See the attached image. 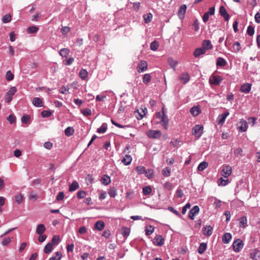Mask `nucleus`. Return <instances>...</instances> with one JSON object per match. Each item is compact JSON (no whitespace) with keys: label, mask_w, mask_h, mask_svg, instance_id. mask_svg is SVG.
I'll return each mask as SVG.
<instances>
[{"label":"nucleus","mask_w":260,"mask_h":260,"mask_svg":"<svg viewBox=\"0 0 260 260\" xmlns=\"http://www.w3.org/2000/svg\"><path fill=\"white\" fill-rule=\"evenodd\" d=\"M17 91L16 87H11L10 89L6 93L5 95V100L7 103H10L12 100L13 96Z\"/></svg>","instance_id":"nucleus-1"},{"label":"nucleus","mask_w":260,"mask_h":260,"mask_svg":"<svg viewBox=\"0 0 260 260\" xmlns=\"http://www.w3.org/2000/svg\"><path fill=\"white\" fill-rule=\"evenodd\" d=\"M147 136L151 139H157L161 136V132L159 130H149L146 132Z\"/></svg>","instance_id":"nucleus-2"},{"label":"nucleus","mask_w":260,"mask_h":260,"mask_svg":"<svg viewBox=\"0 0 260 260\" xmlns=\"http://www.w3.org/2000/svg\"><path fill=\"white\" fill-rule=\"evenodd\" d=\"M222 79V78L220 76L212 75L209 78V83L214 85H218Z\"/></svg>","instance_id":"nucleus-3"},{"label":"nucleus","mask_w":260,"mask_h":260,"mask_svg":"<svg viewBox=\"0 0 260 260\" xmlns=\"http://www.w3.org/2000/svg\"><path fill=\"white\" fill-rule=\"evenodd\" d=\"M232 167L229 165L224 166L221 170V175L225 178L229 177L232 173Z\"/></svg>","instance_id":"nucleus-4"},{"label":"nucleus","mask_w":260,"mask_h":260,"mask_svg":"<svg viewBox=\"0 0 260 260\" xmlns=\"http://www.w3.org/2000/svg\"><path fill=\"white\" fill-rule=\"evenodd\" d=\"M203 132V127L200 125H195L192 129V134L197 138H200Z\"/></svg>","instance_id":"nucleus-5"},{"label":"nucleus","mask_w":260,"mask_h":260,"mask_svg":"<svg viewBox=\"0 0 260 260\" xmlns=\"http://www.w3.org/2000/svg\"><path fill=\"white\" fill-rule=\"evenodd\" d=\"M243 246V243L241 240L238 239L233 243L234 250L236 252H239Z\"/></svg>","instance_id":"nucleus-6"},{"label":"nucleus","mask_w":260,"mask_h":260,"mask_svg":"<svg viewBox=\"0 0 260 260\" xmlns=\"http://www.w3.org/2000/svg\"><path fill=\"white\" fill-rule=\"evenodd\" d=\"M147 69V63L146 61L141 60L137 67V71L139 73H142Z\"/></svg>","instance_id":"nucleus-7"},{"label":"nucleus","mask_w":260,"mask_h":260,"mask_svg":"<svg viewBox=\"0 0 260 260\" xmlns=\"http://www.w3.org/2000/svg\"><path fill=\"white\" fill-rule=\"evenodd\" d=\"M215 12L214 7L210 8L208 11L206 12L203 16V20L204 22H206L209 20L210 15H213Z\"/></svg>","instance_id":"nucleus-8"},{"label":"nucleus","mask_w":260,"mask_h":260,"mask_svg":"<svg viewBox=\"0 0 260 260\" xmlns=\"http://www.w3.org/2000/svg\"><path fill=\"white\" fill-rule=\"evenodd\" d=\"M153 243L157 246H162L164 243V239L160 235H157L154 238Z\"/></svg>","instance_id":"nucleus-9"},{"label":"nucleus","mask_w":260,"mask_h":260,"mask_svg":"<svg viewBox=\"0 0 260 260\" xmlns=\"http://www.w3.org/2000/svg\"><path fill=\"white\" fill-rule=\"evenodd\" d=\"M200 208L198 206H194L190 211L189 217L190 219L193 220L194 216L199 213Z\"/></svg>","instance_id":"nucleus-10"},{"label":"nucleus","mask_w":260,"mask_h":260,"mask_svg":"<svg viewBox=\"0 0 260 260\" xmlns=\"http://www.w3.org/2000/svg\"><path fill=\"white\" fill-rule=\"evenodd\" d=\"M187 7L185 5H182L178 11V16L180 19H182L185 14Z\"/></svg>","instance_id":"nucleus-11"},{"label":"nucleus","mask_w":260,"mask_h":260,"mask_svg":"<svg viewBox=\"0 0 260 260\" xmlns=\"http://www.w3.org/2000/svg\"><path fill=\"white\" fill-rule=\"evenodd\" d=\"M219 13L222 16L224 17V19L225 21H228L230 18V16L223 6L220 7Z\"/></svg>","instance_id":"nucleus-12"},{"label":"nucleus","mask_w":260,"mask_h":260,"mask_svg":"<svg viewBox=\"0 0 260 260\" xmlns=\"http://www.w3.org/2000/svg\"><path fill=\"white\" fill-rule=\"evenodd\" d=\"M240 125L238 126V128L239 129V131L241 132H245L247 130V122L246 121L242 119L239 124Z\"/></svg>","instance_id":"nucleus-13"},{"label":"nucleus","mask_w":260,"mask_h":260,"mask_svg":"<svg viewBox=\"0 0 260 260\" xmlns=\"http://www.w3.org/2000/svg\"><path fill=\"white\" fill-rule=\"evenodd\" d=\"M229 115V112L224 113L221 115H219L217 118L218 123L219 124H222L226 118V117Z\"/></svg>","instance_id":"nucleus-14"},{"label":"nucleus","mask_w":260,"mask_h":260,"mask_svg":"<svg viewBox=\"0 0 260 260\" xmlns=\"http://www.w3.org/2000/svg\"><path fill=\"white\" fill-rule=\"evenodd\" d=\"M189 75L187 73H183L180 76L179 79L183 83L185 84L189 80Z\"/></svg>","instance_id":"nucleus-15"},{"label":"nucleus","mask_w":260,"mask_h":260,"mask_svg":"<svg viewBox=\"0 0 260 260\" xmlns=\"http://www.w3.org/2000/svg\"><path fill=\"white\" fill-rule=\"evenodd\" d=\"M251 85L249 83H245L241 85V91L244 93H248L251 90Z\"/></svg>","instance_id":"nucleus-16"},{"label":"nucleus","mask_w":260,"mask_h":260,"mask_svg":"<svg viewBox=\"0 0 260 260\" xmlns=\"http://www.w3.org/2000/svg\"><path fill=\"white\" fill-rule=\"evenodd\" d=\"M213 228L210 225H207L203 228V233L205 235L209 236L212 233Z\"/></svg>","instance_id":"nucleus-17"},{"label":"nucleus","mask_w":260,"mask_h":260,"mask_svg":"<svg viewBox=\"0 0 260 260\" xmlns=\"http://www.w3.org/2000/svg\"><path fill=\"white\" fill-rule=\"evenodd\" d=\"M232 235L229 233H226L222 237V242L224 244H228L232 239Z\"/></svg>","instance_id":"nucleus-18"},{"label":"nucleus","mask_w":260,"mask_h":260,"mask_svg":"<svg viewBox=\"0 0 260 260\" xmlns=\"http://www.w3.org/2000/svg\"><path fill=\"white\" fill-rule=\"evenodd\" d=\"M203 48L205 49V50L211 49L213 46L211 44V42L209 40H204L202 43Z\"/></svg>","instance_id":"nucleus-19"},{"label":"nucleus","mask_w":260,"mask_h":260,"mask_svg":"<svg viewBox=\"0 0 260 260\" xmlns=\"http://www.w3.org/2000/svg\"><path fill=\"white\" fill-rule=\"evenodd\" d=\"M46 231L45 226L43 224H39L36 228V233L39 235H41Z\"/></svg>","instance_id":"nucleus-20"},{"label":"nucleus","mask_w":260,"mask_h":260,"mask_svg":"<svg viewBox=\"0 0 260 260\" xmlns=\"http://www.w3.org/2000/svg\"><path fill=\"white\" fill-rule=\"evenodd\" d=\"M205 52L206 51L205 50V49H203V48H199L195 50L193 52V55L194 57H198L200 55L205 54Z\"/></svg>","instance_id":"nucleus-21"},{"label":"nucleus","mask_w":260,"mask_h":260,"mask_svg":"<svg viewBox=\"0 0 260 260\" xmlns=\"http://www.w3.org/2000/svg\"><path fill=\"white\" fill-rule=\"evenodd\" d=\"M95 229L98 231H102L105 227V223L102 221H98L94 225Z\"/></svg>","instance_id":"nucleus-22"},{"label":"nucleus","mask_w":260,"mask_h":260,"mask_svg":"<svg viewBox=\"0 0 260 260\" xmlns=\"http://www.w3.org/2000/svg\"><path fill=\"white\" fill-rule=\"evenodd\" d=\"M101 182L105 185H108L111 182L110 177L107 175H104L101 178Z\"/></svg>","instance_id":"nucleus-23"},{"label":"nucleus","mask_w":260,"mask_h":260,"mask_svg":"<svg viewBox=\"0 0 260 260\" xmlns=\"http://www.w3.org/2000/svg\"><path fill=\"white\" fill-rule=\"evenodd\" d=\"M132 160V158L129 155H125V156L122 159V162L125 165L127 166L131 164Z\"/></svg>","instance_id":"nucleus-24"},{"label":"nucleus","mask_w":260,"mask_h":260,"mask_svg":"<svg viewBox=\"0 0 260 260\" xmlns=\"http://www.w3.org/2000/svg\"><path fill=\"white\" fill-rule=\"evenodd\" d=\"M33 105L37 107H41L43 106L42 101L39 98H35L32 100Z\"/></svg>","instance_id":"nucleus-25"},{"label":"nucleus","mask_w":260,"mask_h":260,"mask_svg":"<svg viewBox=\"0 0 260 260\" xmlns=\"http://www.w3.org/2000/svg\"><path fill=\"white\" fill-rule=\"evenodd\" d=\"M79 187L78 183L76 181H74L69 186V191H74L77 190Z\"/></svg>","instance_id":"nucleus-26"},{"label":"nucleus","mask_w":260,"mask_h":260,"mask_svg":"<svg viewBox=\"0 0 260 260\" xmlns=\"http://www.w3.org/2000/svg\"><path fill=\"white\" fill-rule=\"evenodd\" d=\"M190 113L193 116H196L200 113V109L199 107L194 106L190 109Z\"/></svg>","instance_id":"nucleus-27"},{"label":"nucleus","mask_w":260,"mask_h":260,"mask_svg":"<svg viewBox=\"0 0 260 260\" xmlns=\"http://www.w3.org/2000/svg\"><path fill=\"white\" fill-rule=\"evenodd\" d=\"M258 257H259V250L255 249L250 253V258L252 259H257Z\"/></svg>","instance_id":"nucleus-28"},{"label":"nucleus","mask_w":260,"mask_h":260,"mask_svg":"<svg viewBox=\"0 0 260 260\" xmlns=\"http://www.w3.org/2000/svg\"><path fill=\"white\" fill-rule=\"evenodd\" d=\"M226 64V61L221 57H218L217 59L216 65L220 67H224Z\"/></svg>","instance_id":"nucleus-29"},{"label":"nucleus","mask_w":260,"mask_h":260,"mask_svg":"<svg viewBox=\"0 0 260 260\" xmlns=\"http://www.w3.org/2000/svg\"><path fill=\"white\" fill-rule=\"evenodd\" d=\"M208 166V163L206 161H202L201 162L198 167V170L199 171H203Z\"/></svg>","instance_id":"nucleus-30"},{"label":"nucleus","mask_w":260,"mask_h":260,"mask_svg":"<svg viewBox=\"0 0 260 260\" xmlns=\"http://www.w3.org/2000/svg\"><path fill=\"white\" fill-rule=\"evenodd\" d=\"M53 249L52 243H48L44 247V252L46 253H50Z\"/></svg>","instance_id":"nucleus-31"},{"label":"nucleus","mask_w":260,"mask_h":260,"mask_svg":"<svg viewBox=\"0 0 260 260\" xmlns=\"http://www.w3.org/2000/svg\"><path fill=\"white\" fill-rule=\"evenodd\" d=\"M207 248V244L205 243H202L198 248V251L200 254L203 253Z\"/></svg>","instance_id":"nucleus-32"},{"label":"nucleus","mask_w":260,"mask_h":260,"mask_svg":"<svg viewBox=\"0 0 260 260\" xmlns=\"http://www.w3.org/2000/svg\"><path fill=\"white\" fill-rule=\"evenodd\" d=\"M70 50L68 48H62L59 51V54L62 57H67L69 54Z\"/></svg>","instance_id":"nucleus-33"},{"label":"nucleus","mask_w":260,"mask_h":260,"mask_svg":"<svg viewBox=\"0 0 260 260\" xmlns=\"http://www.w3.org/2000/svg\"><path fill=\"white\" fill-rule=\"evenodd\" d=\"M12 17L9 14H7L4 15L2 18V22L4 23H7L10 22L11 21Z\"/></svg>","instance_id":"nucleus-34"},{"label":"nucleus","mask_w":260,"mask_h":260,"mask_svg":"<svg viewBox=\"0 0 260 260\" xmlns=\"http://www.w3.org/2000/svg\"><path fill=\"white\" fill-rule=\"evenodd\" d=\"M39 30V27L36 26H31L29 27L27 29V31L29 34H34L37 32Z\"/></svg>","instance_id":"nucleus-35"},{"label":"nucleus","mask_w":260,"mask_h":260,"mask_svg":"<svg viewBox=\"0 0 260 260\" xmlns=\"http://www.w3.org/2000/svg\"><path fill=\"white\" fill-rule=\"evenodd\" d=\"M143 18L146 23L151 22L152 18V14L150 13L145 14L143 16Z\"/></svg>","instance_id":"nucleus-36"},{"label":"nucleus","mask_w":260,"mask_h":260,"mask_svg":"<svg viewBox=\"0 0 260 260\" xmlns=\"http://www.w3.org/2000/svg\"><path fill=\"white\" fill-rule=\"evenodd\" d=\"M151 79V77L149 74H146L143 76V82L144 84H148Z\"/></svg>","instance_id":"nucleus-37"},{"label":"nucleus","mask_w":260,"mask_h":260,"mask_svg":"<svg viewBox=\"0 0 260 260\" xmlns=\"http://www.w3.org/2000/svg\"><path fill=\"white\" fill-rule=\"evenodd\" d=\"M74 132V129H73V128L71 127H67L64 131L65 135L67 136H72Z\"/></svg>","instance_id":"nucleus-38"},{"label":"nucleus","mask_w":260,"mask_h":260,"mask_svg":"<svg viewBox=\"0 0 260 260\" xmlns=\"http://www.w3.org/2000/svg\"><path fill=\"white\" fill-rule=\"evenodd\" d=\"M107 128V124L104 123L102 124L101 126L98 129L97 132H98L99 133H104L105 132H106Z\"/></svg>","instance_id":"nucleus-39"},{"label":"nucleus","mask_w":260,"mask_h":260,"mask_svg":"<svg viewBox=\"0 0 260 260\" xmlns=\"http://www.w3.org/2000/svg\"><path fill=\"white\" fill-rule=\"evenodd\" d=\"M168 63L169 65L175 70V67L177 64V61L170 57L168 59Z\"/></svg>","instance_id":"nucleus-40"},{"label":"nucleus","mask_w":260,"mask_h":260,"mask_svg":"<svg viewBox=\"0 0 260 260\" xmlns=\"http://www.w3.org/2000/svg\"><path fill=\"white\" fill-rule=\"evenodd\" d=\"M233 51L234 52L237 53V52H239L241 49L240 44L238 42H236L233 44Z\"/></svg>","instance_id":"nucleus-41"},{"label":"nucleus","mask_w":260,"mask_h":260,"mask_svg":"<svg viewBox=\"0 0 260 260\" xmlns=\"http://www.w3.org/2000/svg\"><path fill=\"white\" fill-rule=\"evenodd\" d=\"M88 73L85 69H82L79 73V76L82 79H85L87 76Z\"/></svg>","instance_id":"nucleus-42"},{"label":"nucleus","mask_w":260,"mask_h":260,"mask_svg":"<svg viewBox=\"0 0 260 260\" xmlns=\"http://www.w3.org/2000/svg\"><path fill=\"white\" fill-rule=\"evenodd\" d=\"M151 191V188L149 186H146L143 188V192L144 195L149 194Z\"/></svg>","instance_id":"nucleus-43"},{"label":"nucleus","mask_w":260,"mask_h":260,"mask_svg":"<svg viewBox=\"0 0 260 260\" xmlns=\"http://www.w3.org/2000/svg\"><path fill=\"white\" fill-rule=\"evenodd\" d=\"M121 233L124 237H127L129 235L130 231L128 228L123 227L121 230Z\"/></svg>","instance_id":"nucleus-44"},{"label":"nucleus","mask_w":260,"mask_h":260,"mask_svg":"<svg viewBox=\"0 0 260 260\" xmlns=\"http://www.w3.org/2000/svg\"><path fill=\"white\" fill-rule=\"evenodd\" d=\"M6 79L9 81H12L14 79V75L10 71H8L6 73Z\"/></svg>","instance_id":"nucleus-45"},{"label":"nucleus","mask_w":260,"mask_h":260,"mask_svg":"<svg viewBox=\"0 0 260 260\" xmlns=\"http://www.w3.org/2000/svg\"><path fill=\"white\" fill-rule=\"evenodd\" d=\"M247 225V218L243 216L240 219V226L245 227Z\"/></svg>","instance_id":"nucleus-46"},{"label":"nucleus","mask_w":260,"mask_h":260,"mask_svg":"<svg viewBox=\"0 0 260 260\" xmlns=\"http://www.w3.org/2000/svg\"><path fill=\"white\" fill-rule=\"evenodd\" d=\"M158 47V43L154 41L150 44V49L152 50L155 51L157 49Z\"/></svg>","instance_id":"nucleus-47"},{"label":"nucleus","mask_w":260,"mask_h":260,"mask_svg":"<svg viewBox=\"0 0 260 260\" xmlns=\"http://www.w3.org/2000/svg\"><path fill=\"white\" fill-rule=\"evenodd\" d=\"M228 183H229L228 179H223L222 178H220L218 181V185H219L225 186L228 184Z\"/></svg>","instance_id":"nucleus-48"},{"label":"nucleus","mask_w":260,"mask_h":260,"mask_svg":"<svg viewBox=\"0 0 260 260\" xmlns=\"http://www.w3.org/2000/svg\"><path fill=\"white\" fill-rule=\"evenodd\" d=\"M108 193L110 197L114 198L117 195V190L115 188H111L109 190Z\"/></svg>","instance_id":"nucleus-49"},{"label":"nucleus","mask_w":260,"mask_h":260,"mask_svg":"<svg viewBox=\"0 0 260 260\" xmlns=\"http://www.w3.org/2000/svg\"><path fill=\"white\" fill-rule=\"evenodd\" d=\"M247 32L250 36H252L254 34V28L251 25L248 26Z\"/></svg>","instance_id":"nucleus-50"},{"label":"nucleus","mask_w":260,"mask_h":260,"mask_svg":"<svg viewBox=\"0 0 260 260\" xmlns=\"http://www.w3.org/2000/svg\"><path fill=\"white\" fill-rule=\"evenodd\" d=\"M145 175L148 178H151L153 176V170L152 169H148V170L145 171Z\"/></svg>","instance_id":"nucleus-51"},{"label":"nucleus","mask_w":260,"mask_h":260,"mask_svg":"<svg viewBox=\"0 0 260 260\" xmlns=\"http://www.w3.org/2000/svg\"><path fill=\"white\" fill-rule=\"evenodd\" d=\"M86 193L85 191L80 190L77 192V197L79 199H83L86 196Z\"/></svg>","instance_id":"nucleus-52"},{"label":"nucleus","mask_w":260,"mask_h":260,"mask_svg":"<svg viewBox=\"0 0 260 260\" xmlns=\"http://www.w3.org/2000/svg\"><path fill=\"white\" fill-rule=\"evenodd\" d=\"M164 109V108L163 107L162 108V117L161 119V123L169 122V119L168 118V117L165 114Z\"/></svg>","instance_id":"nucleus-53"},{"label":"nucleus","mask_w":260,"mask_h":260,"mask_svg":"<svg viewBox=\"0 0 260 260\" xmlns=\"http://www.w3.org/2000/svg\"><path fill=\"white\" fill-rule=\"evenodd\" d=\"M22 199L23 196L21 194L16 195L15 198V202L18 204L22 202Z\"/></svg>","instance_id":"nucleus-54"},{"label":"nucleus","mask_w":260,"mask_h":260,"mask_svg":"<svg viewBox=\"0 0 260 260\" xmlns=\"http://www.w3.org/2000/svg\"><path fill=\"white\" fill-rule=\"evenodd\" d=\"M81 113L86 116H89L91 114V111L90 109L86 108L81 110Z\"/></svg>","instance_id":"nucleus-55"},{"label":"nucleus","mask_w":260,"mask_h":260,"mask_svg":"<svg viewBox=\"0 0 260 260\" xmlns=\"http://www.w3.org/2000/svg\"><path fill=\"white\" fill-rule=\"evenodd\" d=\"M136 169L139 174H142L145 171L144 167L141 166H138Z\"/></svg>","instance_id":"nucleus-56"},{"label":"nucleus","mask_w":260,"mask_h":260,"mask_svg":"<svg viewBox=\"0 0 260 260\" xmlns=\"http://www.w3.org/2000/svg\"><path fill=\"white\" fill-rule=\"evenodd\" d=\"M11 241V239L10 237L4 238L2 242V244L4 246L8 245Z\"/></svg>","instance_id":"nucleus-57"},{"label":"nucleus","mask_w":260,"mask_h":260,"mask_svg":"<svg viewBox=\"0 0 260 260\" xmlns=\"http://www.w3.org/2000/svg\"><path fill=\"white\" fill-rule=\"evenodd\" d=\"M51 112L44 110L42 112L41 115L43 117H48L51 115Z\"/></svg>","instance_id":"nucleus-58"},{"label":"nucleus","mask_w":260,"mask_h":260,"mask_svg":"<svg viewBox=\"0 0 260 260\" xmlns=\"http://www.w3.org/2000/svg\"><path fill=\"white\" fill-rule=\"evenodd\" d=\"M70 30V28L68 26H63L61 29V32L63 35H66Z\"/></svg>","instance_id":"nucleus-59"},{"label":"nucleus","mask_w":260,"mask_h":260,"mask_svg":"<svg viewBox=\"0 0 260 260\" xmlns=\"http://www.w3.org/2000/svg\"><path fill=\"white\" fill-rule=\"evenodd\" d=\"M59 242V237L58 236H54L52 239V243L58 244Z\"/></svg>","instance_id":"nucleus-60"},{"label":"nucleus","mask_w":260,"mask_h":260,"mask_svg":"<svg viewBox=\"0 0 260 260\" xmlns=\"http://www.w3.org/2000/svg\"><path fill=\"white\" fill-rule=\"evenodd\" d=\"M243 150L241 148H237L234 151V153L236 155H242Z\"/></svg>","instance_id":"nucleus-61"},{"label":"nucleus","mask_w":260,"mask_h":260,"mask_svg":"<svg viewBox=\"0 0 260 260\" xmlns=\"http://www.w3.org/2000/svg\"><path fill=\"white\" fill-rule=\"evenodd\" d=\"M29 119H30V116L29 115H24L22 117L21 121L23 123H26L29 121Z\"/></svg>","instance_id":"nucleus-62"},{"label":"nucleus","mask_w":260,"mask_h":260,"mask_svg":"<svg viewBox=\"0 0 260 260\" xmlns=\"http://www.w3.org/2000/svg\"><path fill=\"white\" fill-rule=\"evenodd\" d=\"M69 88L66 86H62L60 87L59 91L62 94H66V92L68 91Z\"/></svg>","instance_id":"nucleus-63"},{"label":"nucleus","mask_w":260,"mask_h":260,"mask_svg":"<svg viewBox=\"0 0 260 260\" xmlns=\"http://www.w3.org/2000/svg\"><path fill=\"white\" fill-rule=\"evenodd\" d=\"M7 120L11 123H13L16 120L15 117L13 115H10L8 118Z\"/></svg>","instance_id":"nucleus-64"}]
</instances>
